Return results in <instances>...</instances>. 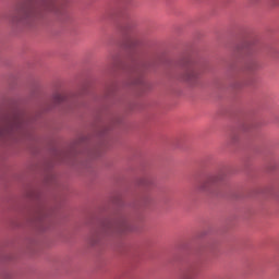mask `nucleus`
I'll list each match as a JSON object with an SVG mask.
<instances>
[{
	"instance_id": "f257e3e1",
	"label": "nucleus",
	"mask_w": 279,
	"mask_h": 279,
	"mask_svg": "<svg viewBox=\"0 0 279 279\" xmlns=\"http://www.w3.org/2000/svg\"><path fill=\"white\" fill-rule=\"evenodd\" d=\"M43 12H53V14H59L60 11L58 9V3L54 1H48L38 4V2L34 0H29L20 7L19 19L20 21L40 19V16H43Z\"/></svg>"
},
{
	"instance_id": "6e6552de",
	"label": "nucleus",
	"mask_w": 279,
	"mask_h": 279,
	"mask_svg": "<svg viewBox=\"0 0 279 279\" xmlns=\"http://www.w3.org/2000/svg\"><path fill=\"white\" fill-rule=\"evenodd\" d=\"M125 34H126V38H129L130 40H134V36H135L134 29L126 26Z\"/></svg>"
},
{
	"instance_id": "20e7f679",
	"label": "nucleus",
	"mask_w": 279,
	"mask_h": 279,
	"mask_svg": "<svg viewBox=\"0 0 279 279\" xmlns=\"http://www.w3.org/2000/svg\"><path fill=\"white\" fill-rule=\"evenodd\" d=\"M145 74V66L141 63H134L130 70V84L133 86H142V88H145L147 86V83H145V80L143 78V75Z\"/></svg>"
},
{
	"instance_id": "0eeeda50",
	"label": "nucleus",
	"mask_w": 279,
	"mask_h": 279,
	"mask_svg": "<svg viewBox=\"0 0 279 279\" xmlns=\"http://www.w3.org/2000/svg\"><path fill=\"white\" fill-rule=\"evenodd\" d=\"M54 104H62L63 101H66V96L63 94H56L53 97Z\"/></svg>"
},
{
	"instance_id": "7ed1b4c3",
	"label": "nucleus",
	"mask_w": 279,
	"mask_h": 279,
	"mask_svg": "<svg viewBox=\"0 0 279 279\" xmlns=\"http://www.w3.org/2000/svg\"><path fill=\"white\" fill-rule=\"evenodd\" d=\"M125 232H132V225L126 218H120L116 221L106 220L99 230L93 232L92 241L93 243H97V240L101 235L125 234Z\"/></svg>"
},
{
	"instance_id": "423d86ee",
	"label": "nucleus",
	"mask_w": 279,
	"mask_h": 279,
	"mask_svg": "<svg viewBox=\"0 0 279 279\" xmlns=\"http://www.w3.org/2000/svg\"><path fill=\"white\" fill-rule=\"evenodd\" d=\"M201 75L202 70L199 68L191 66L185 71L183 80H185V82H189V84H195V82L199 80Z\"/></svg>"
},
{
	"instance_id": "9b49d317",
	"label": "nucleus",
	"mask_w": 279,
	"mask_h": 279,
	"mask_svg": "<svg viewBox=\"0 0 279 279\" xmlns=\"http://www.w3.org/2000/svg\"><path fill=\"white\" fill-rule=\"evenodd\" d=\"M43 215H45V211H41L40 216L39 217H43Z\"/></svg>"
},
{
	"instance_id": "39448f33",
	"label": "nucleus",
	"mask_w": 279,
	"mask_h": 279,
	"mask_svg": "<svg viewBox=\"0 0 279 279\" xmlns=\"http://www.w3.org/2000/svg\"><path fill=\"white\" fill-rule=\"evenodd\" d=\"M221 182H223V174L211 175L201 183L199 189L201 191H210Z\"/></svg>"
},
{
	"instance_id": "1a4fd4ad",
	"label": "nucleus",
	"mask_w": 279,
	"mask_h": 279,
	"mask_svg": "<svg viewBox=\"0 0 279 279\" xmlns=\"http://www.w3.org/2000/svg\"><path fill=\"white\" fill-rule=\"evenodd\" d=\"M141 184L142 186H151V184H154V181H151V179L149 178H144L141 180Z\"/></svg>"
},
{
	"instance_id": "f03ea898",
	"label": "nucleus",
	"mask_w": 279,
	"mask_h": 279,
	"mask_svg": "<svg viewBox=\"0 0 279 279\" xmlns=\"http://www.w3.org/2000/svg\"><path fill=\"white\" fill-rule=\"evenodd\" d=\"M25 130V119L21 116L0 118V141H14Z\"/></svg>"
},
{
	"instance_id": "9d476101",
	"label": "nucleus",
	"mask_w": 279,
	"mask_h": 279,
	"mask_svg": "<svg viewBox=\"0 0 279 279\" xmlns=\"http://www.w3.org/2000/svg\"><path fill=\"white\" fill-rule=\"evenodd\" d=\"M256 66H258V63H256V61H251L246 64V69L248 71H254L256 69Z\"/></svg>"
}]
</instances>
